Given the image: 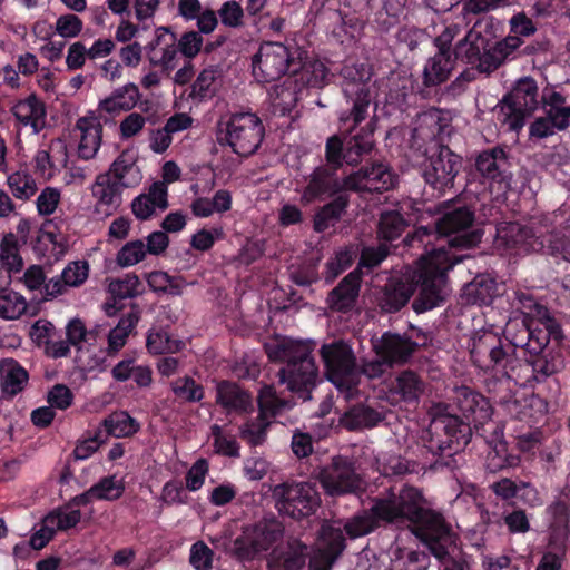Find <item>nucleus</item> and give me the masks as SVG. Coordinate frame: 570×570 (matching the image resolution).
<instances>
[{"label": "nucleus", "instance_id": "774afa93", "mask_svg": "<svg viewBox=\"0 0 570 570\" xmlns=\"http://www.w3.org/2000/svg\"><path fill=\"white\" fill-rule=\"evenodd\" d=\"M81 519V512L76 509H58L48 514V523L52 524L56 531H65L76 527Z\"/></svg>", "mask_w": 570, "mask_h": 570}, {"label": "nucleus", "instance_id": "bb28decb", "mask_svg": "<svg viewBox=\"0 0 570 570\" xmlns=\"http://www.w3.org/2000/svg\"><path fill=\"white\" fill-rule=\"evenodd\" d=\"M167 197L168 188L165 183H154L147 193L134 198L131 210L138 219H149L157 210H165L168 207Z\"/></svg>", "mask_w": 570, "mask_h": 570}, {"label": "nucleus", "instance_id": "4468645a", "mask_svg": "<svg viewBox=\"0 0 570 570\" xmlns=\"http://www.w3.org/2000/svg\"><path fill=\"white\" fill-rule=\"evenodd\" d=\"M417 519L411 522L413 533L429 547L435 558L445 561L449 556L448 547L453 540L444 519L440 513L428 508Z\"/></svg>", "mask_w": 570, "mask_h": 570}, {"label": "nucleus", "instance_id": "338daca9", "mask_svg": "<svg viewBox=\"0 0 570 570\" xmlns=\"http://www.w3.org/2000/svg\"><path fill=\"white\" fill-rule=\"evenodd\" d=\"M89 276V264L86 261H73L66 265L61 278L68 287L81 286Z\"/></svg>", "mask_w": 570, "mask_h": 570}, {"label": "nucleus", "instance_id": "49530a36", "mask_svg": "<svg viewBox=\"0 0 570 570\" xmlns=\"http://www.w3.org/2000/svg\"><path fill=\"white\" fill-rule=\"evenodd\" d=\"M0 261L8 273H19L23 267L19 242L12 233L6 234L0 242Z\"/></svg>", "mask_w": 570, "mask_h": 570}, {"label": "nucleus", "instance_id": "5fc2aeb1", "mask_svg": "<svg viewBox=\"0 0 570 570\" xmlns=\"http://www.w3.org/2000/svg\"><path fill=\"white\" fill-rule=\"evenodd\" d=\"M373 139L370 134L356 135L348 139L344 147V161L348 165L357 164L362 156L368 154L373 148Z\"/></svg>", "mask_w": 570, "mask_h": 570}, {"label": "nucleus", "instance_id": "a18cd8bd", "mask_svg": "<svg viewBox=\"0 0 570 570\" xmlns=\"http://www.w3.org/2000/svg\"><path fill=\"white\" fill-rule=\"evenodd\" d=\"M346 206L347 200L344 197H337L323 206L314 216V229L322 233L333 227L341 219Z\"/></svg>", "mask_w": 570, "mask_h": 570}, {"label": "nucleus", "instance_id": "6ab92c4d", "mask_svg": "<svg viewBox=\"0 0 570 570\" xmlns=\"http://www.w3.org/2000/svg\"><path fill=\"white\" fill-rule=\"evenodd\" d=\"M104 126L96 111H88L77 119L75 134L78 139V156L89 160L96 157L102 141Z\"/></svg>", "mask_w": 570, "mask_h": 570}, {"label": "nucleus", "instance_id": "ea45409f", "mask_svg": "<svg viewBox=\"0 0 570 570\" xmlns=\"http://www.w3.org/2000/svg\"><path fill=\"white\" fill-rule=\"evenodd\" d=\"M429 556L424 552L409 550L396 546L392 550V570H428Z\"/></svg>", "mask_w": 570, "mask_h": 570}, {"label": "nucleus", "instance_id": "de8ad7c7", "mask_svg": "<svg viewBox=\"0 0 570 570\" xmlns=\"http://www.w3.org/2000/svg\"><path fill=\"white\" fill-rule=\"evenodd\" d=\"M484 50V39L475 30H470L465 37L455 46V59L468 63H474Z\"/></svg>", "mask_w": 570, "mask_h": 570}, {"label": "nucleus", "instance_id": "13d9d810", "mask_svg": "<svg viewBox=\"0 0 570 570\" xmlns=\"http://www.w3.org/2000/svg\"><path fill=\"white\" fill-rule=\"evenodd\" d=\"M140 279L136 274H126L108 283V292L114 298L125 299L139 293Z\"/></svg>", "mask_w": 570, "mask_h": 570}, {"label": "nucleus", "instance_id": "c85d7f7f", "mask_svg": "<svg viewBox=\"0 0 570 570\" xmlns=\"http://www.w3.org/2000/svg\"><path fill=\"white\" fill-rule=\"evenodd\" d=\"M177 14L184 21H196L200 33L209 35L218 26L216 12L210 8H204L200 0H178Z\"/></svg>", "mask_w": 570, "mask_h": 570}, {"label": "nucleus", "instance_id": "a19ab883", "mask_svg": "<svg viewBox=\"0 0 570 570\" xmlns=\"http://www.w3.org/2000/svg\"><path fill=\"white\" fill-rule=\"evenodd\" d=\"M104 436L127 438L139 430L138 422L126 412H115L102 422Z\"/></svg>", "mask_w": 570, "mask_h": 570}, {"label": "nucleus", "instance_id": "f704fd0d", "mask_svg": "<svg viewBox=\"0 0 570 570\" xmlns=\"http://www.w3.org/2000/svg\"><path fill=\"white\" fill-rule=\"evenodd\" d=\"M539 317L541 318V323H542L544 330L548 332V334L543 335L542 337H538L537 346H533L532 345L533 333L530 331V328L528 326H525L524 321H522V331L521 332H522L523 336L520 340L517 337H511V342L514 346L528 347L530 351L538 352V351H541L543 348V346H546L548 344L550 336H552L554 338H559L561 336V328H560L559 324L548 315L547 311H546V314L541 313V315H539Z\"/></svg>", "mask_w": 570, "mask_h": 570}, {"label": "nucleus", "instance_id": "473e14b6", "mask_svg": "<svg viewBox=\"0 0 570 570\" xmlns=\"http://www.w3.org/2000/svg\"><path fill=\"white\" fill-rule=\"evenodd\" d=\"M361 277L356 273H350L330 293L327 303L332 309L345 312L352 308L358 296Z\"/></svg>", "mask_w": 570, "mask_h": 570}, {"label": "nucleus", "instance_id": "a211bd4d", "mask_svg": "<svg viewBox=\"0 0 570 570\" xmlns=\"http://www.w3.org/2000/svg\"><path fill=\"white\" fill-rule=\"evenodd\" d=\"M422 273L421 269V259L417 263V268L414 271L412 276H409L411 278V282L406 278V281L400 279L390 281L385 287L384 291L380 297V306L385 312H396L400 308H402L410 299L414 292V284L420 285V295L414 302V308L416 312H421L416 306V304L422 298V281L420 279V274ZM426 309H422V312H425Z\"/></svg>", "mask_w": 570, "mask_h": 570}, {"label": "nucleus", "instance_id": "c03bdc74", "mask_svg": "<svg viewBox=\"0 0 570 570\" xmlns=\"http://www.w3.org/2000/svg\"><path fill=\"white\" fill-rule=\"evenodd\" d=\"M381 518L373 511V505L370 510H365L354 517L350 518L344 523V530L351 539H356L372 532L380 523Z\"/></svg>", "mask_w": 570, "mask_h": 570}, {"label": "nucleus", "instance_id": "4c0bfd02", "mask_svg": "<svg viewBox=\"0 0 570 570\" xmlns=\"http://www.w3.org/2000/svg\"><path fill=\"white\" fill-rule=\"evenodd\" d=\"M425 389L424 382L412 371H404L395 379L391 392L402 401L416 402Z\"/></svg>", "mask_w": 570, "mask_h": 570}, {"label": "nucleus", "instance_id": "dca6fc26", "mask_svg": "<svg viewBox=\"0 0 570 570\" xmlns=\"http://www.w3.org/2000/svg\"><path fill=\"white\" fill-rule=\"evenodd\" d=\"M345 549L342 527L337 522L324 523L309 559L308 570H331Z\"/></svg>", "mask_w": 570, "mask_h": 570}, {"label": "nucleus", "instance_id": "f8f14e48", "mask_svg": "<svg viewBox=\"0 0 570 570\" xmlns=\"http://www.w3.org/2000/svg\"><path fill=\"white\" fill-rule=\"evenodd\" d=\"M426 154L422 166L425 181L439 191L452 187L461 169V158L448 147L436 144L428 149Z\"/></svg>", "mask_w": 570, "mask_h": 570}, {"label": "nucleus", "instance_id": "0e129e2a", "mask_svg": "<svg viewBox=\"0 0 570 570\" xmlns=\"http://www.w3.org/2000/svg\"><path fill=\"white\" fill-rule=\"evenodd\" d=\"M405 222L397 212L383 213L380 219L379 234L382 238L392 240L404 230Z\"/></svg>", "mask_w": 570, "mask_h": 570}, {"label": "nucleus", "instance_id": "5701e85b", "mask_svg": "<svg viewBox=\"0 0 570 570\" xmlns=\"http://www.w3.org/2000/svg\"><path fill=\"white\" fill-rule=\"evenodd\" d=\"M121 184L109 174H100L91 186L96 212L108 216L121 204Z\"/></svg>", "mask_w": 570, "mask_h": 570}, {"label": "nucleus", "instance_id": "72a5a7b5", "mask_svg": "<svg viewBox=\"0 0 570 570\" xmlns=\"http://www.w3.org/2000/svg\"><path fill=\"white\" fill-rule=\"evenodd\" d=\"M140 318L138 311L132 309L131 312L124 315L118 324L111 328L107 335V347L106 354L108 356H116L127 344L129 335L137 326Z\"/></svg>", "mask_w": 570, "mask_h": 570}, {"label": "nucleus", "instance_id": "2f4dec72", "mask_svg": "<svg viewBox=\"0 0 570 570\" xmlns=\"http://www.w3.org/2000/svg\"><path fill=\"white\" fill-rule=\"evenodd\" d=\"M29 374L13 358L0 361V389L4 396L13 397L28 385Z\"/></svg>", "mask_w": 570, "mask_h": 570}, {"label": "nucleus", "instance_id": "4d7b16f0", "mask_svg": "<svg viewBox=\"0 0 570 570\" xmlns=\"http://www.w3.org/2000/svg\"><path fill=\"white\" fill-rule=\"evenodd\" d=\"M462 409L466 416L471 415L473 421L480 424L489 420L492 414L489 402L476 393H470L464 396Z\"/></svg>", "mask_w": 570, "mask_h": 570}, {"label": "nucleus", "instance_id": "39448f33", "mask_svg": "<svg viewBox=\"0 0 570 570\" xmlns=\"http://www.w3.org/2000/svg\"><path fill=\"white\" fill-rule=\"evenodd\" d=\"M285 528L275 517H264L254 523L243 527L242 533L235 539L233 553L239 560H253L269 550L284 537Z\"/></svg>", "mask_w": 570, "mask_h": 570}, {"label": "nucleus", "instance_id": "c756f323", "mask_svg": "<svg viewBox=\"0 0 570 570\" xmlns=\"http://www.w3.org/2000/svg\"><path fill=\"white\" fill-rule=\"evenodd\" d=\"M139 89L135 83H126L115 89L108 97L99 101L97 111L100 114L116 115L129 111L139 100Z\"/></svg>", "mask_w": 570, "mask_h": 570}, {"label": "nucleus", "instance_id": "a878e982", "mask_svg": "<svg viewBox=\"0 0 570 570\" xmlns=\"http://www.w3.org/2000/svg\"><path fill=\"white\" fill-rule=\"evenodd\" d=\"M307 546L289 538L282 548L274 549L268 559V570H302L306 563Z\"/></svg>", "mask_w": 570, "mask_h": 570}, {"label": "nucleus", "instance_id": "4be33fe9", "mask_svg": "<svg viewBox=\"0 0 570 570\" xmlns=\"http://www.w3.org/2000/svg\"><path fill=\"white\" fill-rule=\"evenodd\" d=\"M373 348L387 366H393L406 362L414 352L415 344L399 334L385 333L373 342Z\"/></svg>", "mask_w": 570, "mask_h": 570}, {"label": "nucleus", "instance_id": "e2e57ef3", "mask_svg": "<svg viewBox=\"0 0 570 570\" xmlns=\"http://www.w3.org/2000/svg\"><path fill=\"white\" fill-rule=\"evenodd\" d=\"M269 96L276 107L282 111H288L297 101L296 85L288 80L282 86L274 87Z\"/></svg>", "mask_w": 570, "mask_h": 570}, {"label": "nucleus", "instance_id": "0eeeda50", "mask_svg": "<svg viewBox=\"0 0 570 570\" xmlns=\"http://www.w3.org/2000/svg\"><path fill=\"white\" fill-rule=\"evenodd\" d=\"M471 357L476 366L495 375L512 377L518 360L502 350L500 337L491 331L475 332L471 338Z\"/></svg>", "mask_w": 570, "mask_h": 570}, {"label": "nucleus", "instance_id": "8fccbe9b", "mask_svg": "<svg viewBox=\"0 0 570 570\" xmlns=\"http://www.w3.org/2000/svg\"><path fill=\"white\" fill-rule=\"evenodd\" d=\"M222 70L217 66H208L197 76L191 87V95L199 98L210 97L217 90Z\"/></svg>", "mask_w": 570, "mask_h": 570}, {"label": "nucleus", "instance_id": "603ef678", "mask_svg": "<svg viewBox=\"0 0 570 570\" xmlns=\"http://www.w3.org/2000/svg\"><path fill=\"white\" fill-rule=\"evenodd\" d=\"M26 298L18 292L6 291L0 294V317L18 320L27 311Z\"/></svg>", "mask_w": 570, "mask_h": 570}, {"label": "nucleus", "instance_id": "79ce46f5", "mask_svg": "<svg viewBox=\"0 0 570 570\" xmlns=\"http://www.w3.org/2000/svg\"><path fill=\"white\" fill-rule=\"evenodd\" d=\"M460 422L454 415H435L433 416L430 425L432 434L436 435V446L443 451L450 449L453 438L459 431Z\"/></svg>", "mask_w": 570, "mask_h": 570}, {"label": "nucleus", "instance_id": "37998d69", "mask_svg": "<svg viewBox=\"0 0 570 570\" xmlns=\"http://www.w3.org/2000/svg\"><path fill=\"white\" fill-rule=\"evenodd\" d=\"M147 283L151 291L166 293L174 296L183 294L187 283L180 276H170L163 271H154L147 274Z\"/></svg>", "mask_w": 570, "mask_h": 570}, {"label": "nucleus", "instance_id": "cd10ccee", "mask_svg": "<svg viewBox=\"0 0 570 570\" xmlns=\"http://www.w3.org/2000/svg\"><path fill=\"white\" fill-rule=\"evenodd\" d=\"M343 189H346L344 179L340 181L328 169L318 167L311 174L307 186L302 193L301 202L311 204L322 196L332 195Z\"/></svg>", "mask_w": 570, "mask_h": 570}, {"label": "nucleus", "instance_id": "9d476101", "mask_svg": "<svg viewBox=\"0 0 570 570\" xmlns=\"http://www.w3.org/2000/svg\"><path fill=\"white\" fill-rule=\"evenodd\" d=\"M321 354L326 366L327 376L336 387L346 392V396L353 394L357 385V372L355 357L351 347L342 341L325 344Z\"/></svg>", "mask_w": 570, "mask_h": 570}, {"label": "nucleus", "instance_id": "f257e3e1", "mask_svg": "<svg viewBox=\"0 0 570 570\" xmlns=\"http://www.w3.org/2000/svg\"><path fill=\"white\" fill-rule=\"evenodd\" d=\"M473 213L466 207L456 208L446 213L436 224V230H430L428 227H420L413 240L425 242L426 237H435L440 244L438 248L428 252L421 258L420 279L422 281V298L416 304L419 309H432L445 296V273L456 263L463 259V256H456L445 252V245L451 248H468L476 245L481 239L479 230L466 232L472 225Z\"/></svg>", "mask_w": 570, "mask_h": 570}, {"label": "nucleus", "instance_id": "1a4fd4ad", "mask_svg": "<svg viewBox=\"0 0 570 570\" xmlns=\"http://www.w3.org/2000/svg\"><path fill=\"white\" fill-rule=\"evenodd\" d=\"M426 508L422 492L410 485L403 487L397 493L390 492L375 499L373 511L383 522L419 520L420 513Z\"/></svg>", "mask_w": 570, "mask_h": 570}, {"label": "nucleus", "instance_id": "412c9836", "mask_svg": "<svg viewBox=\"0 0 570 570\" xmlns=\"http://www.w3.org/2000/svg\"><path fill=\"white\" fill-rule=\"evenodd\" d=\"M148 57L154 66H159L166 71L175 69L178 59L175 33L165 27L157 28L154 39L148 43Z\"/></svg>", "mask_w": 570, "mask_h": 570}, {"label": "nucleus", "instance_id": "6e6d98bb", "mask_svg": "<svg viewBox=\"0 0 570 570\" xmlns=\"http://www.w3.org/2000/svg\"><path fill=\"white\" fill-rule=\"evenodd\" d=\"M124 491V480L117 479L115 475L102 478L90 488V494H94L96 500H117L122 495Z\"/></svg>", "mask_w": 570, "mask_h": 570}, {"label": "nucleus", "instance_id": "f03ea898", "mask_svg": "<svg viewBox=\"0 0 570 570\" xmlns=\"http://www.w3.org/2000/svg\"><path fill=\"white\" fill-rule=\"evenodd\" d=\"M265 351L269 360L286 362V366L278 372L279 383L285 384L288 391L299 394L303 400H308L318 374L311 356V345L283 337L267 343Z\"/></svg>", "mask_w": 570, "mask_h": 570}, {"label": "nucleus", "instance_id": "c9c22d12", "mask_svg": "<svg viewBox=\"0 0 570 570\" xmlns=\"http://www.w3.org/2000/svg\"><path fill=\"white\" fill-rule=\"evenodd\" d=\"M216 401L228 411H247L252 407L249 394L236 383L220 382L217 385Z\"/></svg>", "mask_w": 570, "mask_h": 570}, {"label": "nucleus", "instance_id": "b1692460", "mask_svg": "<svg viewBox=\"0 0 570 570\" xmlns=\"http://www.w3.org/2000/svg\"><path fill=\"white\" fill-rule=\"evenodd\" d=\"M450 126V116L446 111L431 108L417 115L413 129V139L421 146L440 137Z\"/></svg>", "mask_w": 570, "mask_h": 570}, {"label": "nucleus", "instance_id": "58836bf2", "mask_svg": "<svg viewBox=\"0 0 570 570\" xmlns=\"http://www.w3.org/2000/svg\"><path fill=\"white\" fill-rule=\"evenodd\" d=\"M382 419V415L373 409L358 405L346 411L340 419V424L347 430L354 431L373 428Z\"/></svg>", "mask_w": 570, "mask_h": 570}, {"label": "nucleus", "instance_id": "e433bc0d", "mask_svg": "<svg viewBox=\"0 0 570 570\" xmlns=\"http://www.w3.org/2000/svg\"><path fill=\"white\" fill-rule=\"evenodd\" d=\"M453 68L454 60L451 58L450 53L446 51H438L424 66V83L426 86H438L444 82Z\"/></svg>", "mask_w": 570, "mask_h": 570}, {"label": "nucleus", "instance_id": "aec40b11", "mask_svg": "<svg viewBox=\"0 0 570 570\" xmlns=\"http://www.w3.org/2000/svg\"><path fill=\"white\" fill-rule=\"evenodd\" d=\"M394 185L395 177L393 173L381 163L363 168L344 179L345 188L357 191H383L389 190Z\"/></svg>", "mask_w": 570, "mask_h": 570}, {"label": "nucleus", "instance_id": "f3484780", "mask_svg": "<svg viewBox=\"0 0 570 570\" xmlns=\"http://www.w3.org/2000/svg\"><path fill=\"white\" fill-rule=\"evenodd\" d=\"M497 243L498 246H524L525 249H537V245H540V247L547 246L551 254L558 253L564 247L562 239L553 242L552 236H547L538 242V237H534L529 228H524L518 223H508L500 226L497 229Z\"/></svg>", "mask_w": 570, "mask_h": 570}, {"label": "nucleus", "instance_id": "680f3d73", "mask_svg": "<svg viewBox=\"0 0 570 570\" xmlns=\"http://www.w3.org/2000/svg\"><path fill=\"white\" fill-rule=\"evenodd\" d=\"M171 389L177 397L186 402H199L204 397L203 386L188 376L175 380Z\"/></svg>", "mask_w": 570, "mask_h": 570}, {"label": "nucleus", "instance_id": "9b49d317", "mask_svg": "<svg viewBox=\"0 0 570 570\" xmlns=\"http://www.w3.org/2000/svg\"><path fill=\"white\" fill-rule=\"evenodd\" d=\"M295 52L282 42H265L253 58V75L259 82H271L295 66Z\"/></svg>", "mask_w": 570, "mask_h": 570}, {"label": "nucleus", "instance_id": "bf43d9fd", "mask_svg": "<svg viewBox=\"0 0 570 570\" xmlns=\"http://www.w3.org/2000/svg\"><path fill=\"white\" fill-rule=\"evenodd\" d=\"M495 294V283L489 277L475 278L466 286V295L474 304H489Z\"/></svg>", "mask_w": 570, "mask_h": 570}, {"label": "nucleus", "instance_id": "052dcab7", "mask_svg": "<svg viewBox=\"0 0 570 570\" xmlns=\"http://www.w3.org/2000/svg\"><path fill=\"white\" fill-rule=\"evenodd\" d=\"M8 185L16 198L28 199L37 191L35 179L26 171H16L8 176Z\"/></svg>", "mask_w": 570, "mask_h": 570}, {"label": "nucleus", "instance_id": "393cba45", "mask_svg": "<svg viewBox=\"0 0 570 570\" xmlns=\"http://www.w3.org/2000/svg\"><path fill=\"white\" fill-rule=\"evenodd\" d=\"M11 112L19 126L30 128L33 135H38L47 125L46 106L35 95L14 102Z\"/></svg>", "mask_w": 570, "mask_h": 570}, {"label": "nucleus", "instance_id": "3c124183", "mask_svg": "<svg viewBox=\"0 0 570 570\" xmlns=\"http://www.w3.org/2000/svg\"><path fill=\"white\" fill-rule=\"evenodd\" d=\"M147 348L153 354L176 353L180 351L184 343L173 338L164 330H153L147 337Z\"/></svg>", "mask_w": 570, "mask_h": 570}, {"label": "nucleus", "instance_id": "69168bd1", "mask_svg": "<svg viewBox=\"0 0 570 570\" xmlns=\"http://www.w3.org/2000/svg\"><path fill=\"white\" fill-rule=\"evenodd\" d=\"M245 14V9L236 0L225 1L218 10L222 23L228 28L243 27Z\"/></svg>", "mask_w": 570, "mask_h": 570}, {"label": "nucleus", "instance_id": "7c9ffc66", "mask_svg": "<svg viewBox=\"0 0 570 570\" xmlns=\"http://www.w3.org/2000/svg\"><path fill=\"white\" fill-rule=\"evenodd\" d=\"M544 114L564 130L570 126V94L556 88H546L542 91Z\"/></svg>", "mask_w": 570, "mask_h": 570}, {"label": "nucleus", "instance_id": "ddd939ff", "mask_svg": "<svg viewBox=\"0 0 570 570\" xmlns=\"http://www.w3.org/2000/svg\"><path fill=\"white\" fill-rule=\"evenodd\" d=\"M259 414L256 419L244 424L239 434L249 445H261L266 440L269 417L277 415L291 406L288 401L281 400L272 385H265L258 394Z\"/></svg>", "mask_w": 570, "mask_h": 570}, {"label": "nucleus", "instance_id": "2eb2a0df", "mask_svg": "<svg viewBox=\"0 0 570 570\" xmlns=\"http://www.w3.org/2000/svg\"><path fill=\"white\" fill-rule=\"evenodd\" d=\"M318 480L325 493L332 497L355 493L363 487V481L353 464L341 456L318 473Z\"/></svg>", "mask_w": 570, "mask_h": 570}, {"label": "nucleus", "instance_id": "6e6552de", "mask_svg": "<svg viewBox=\"0 0 570 570\" xmlns=\"http://www.w3.org/2000/svg\"><path fill=\"white\" fill-rule=\"evenodd\" d=\"M275 508L281 514L299 520L313 514L321 500L315 485L309 482H285L272 490Z\"/></svg>", "mask_w": 570, "mask_h": 570}, {"label": "nucleus", "instance_id": "7ed1b4c3", "mask_svg": "<svg viewBox=\"0 0 570 570\" xmlns=\"http://www.w3.org/2000/svg\"><path fill=\"white\" fill-rule=\"evenodd\" d=\"M342 76L343 92L351 108L341 114L340 121L346 124L352 120L355 127L367 118L372 107L375 110L372 68L367 63L347 65L342 69Z\"/></svg>", "mask_w": 570, "mask_h": 570}, {"label": "nucleus", "instance_id": "423d86ee", "mask_svg": "<svg viewBox=\"0 0 570 570\" xmlns=\"http://www.w3.org/2000/svg\"><path fill=\"white\" fill-rule=\"evenodd\" d=\"M538 86L532 78L520 79L512 91L497 106V119L508 130L519 131L538 107Z\"/></svg>", "mask_w": 570, "mask_h": 570}, {"label": "nucleus", "instance_id": "864d4df0", "mask_svg": "<svg viewBox=\"0 0 570 570\" xmlns=\"http://www.w3.org/2000/svg\"><path fill=\"white\" fill-rule=\"evenodd\" d=\"M147 256L146 245L141 239L127 242L116 254V263L122 268L142 262Z\"/></svg>", "mask_w": 570, "mask_h": 570}, {"label": "nucleus", "instance_id": "20e7f679", "mask_svg": "<svg viewBox=\"0 0 570 570\" xmlns=\"http://www.w3.org/2000/svg\"><path fill=\"white\" fill-rule=\"evenodd\" d=\"M264 128L259 118L250 112L223 118L217 125V141L239 156H249L259 147Z\"/></svg>", "mask_w": 570, "mask_h": 570}, {"label": "nucleus", "instance_id": "09e8293b", "mask_svg": "<svg viewBox=\"0 0 570 570\" xmlns=\"http://www.w3.org/2000/svg\"><path fill=\"white\" fill-rule=\"evenodd\" d=\"M507 164V157L503 149L494 148L490 151H484L479 155L476 159L478 171L490 179H495L500 176L502 168Z\"/></svg>", "mask_w": 570, "mask_h": 570}]
</instances>
